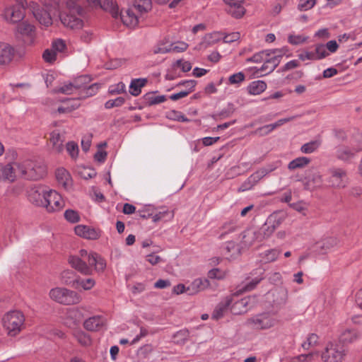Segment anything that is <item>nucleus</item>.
<instances>
[{
    "label": "nucleus",
    "instance_id": "f257e3e1",
    "mask_svg": "<svg viewBox=\"0 0 362 362\" xmlns=\"http://www.w3.org/2000/svg\"><path fill=\"white\" fill-rule=\"evenodd\" d=\"M86 2L110 12L115 18L119 16L122 23L127 26L134 27L139 23L138 16L132 9L119 13L117 4L112 0H67L65 11L59 14L60 21L65 27L71 30L83 27V21L88 18L89 11L88 7L83 6Z\"/></svg>",
    "mask_w": 362,
    "mask_h": 362
},
{
    "label": "nucleus",
    "instance_id": "f03ea898",
    "mask_svg": "<svg viewBox=\"0 0 362 362\" xmlns=\"http://www.w3.org/2000/svg\"><path fill=\"white\" fill-rule=\"evenodd\" d=\"M257 274L250 273V275L245 277V280L238 286V290L236 292L226 296L216 305L211 315L212 319L219 320L222 318L228 311L230 304L234 301V297L255 288L262 279L260 275H255Z\"/></svg>",
    "mask_w": 362,
    "mask_h": 362
},
{
    "label": "nucleus",
    "instance_id": "7ed1b4c3",
    "mask_svg": "<svg viewBox=\"0 0 362 362\" xmlns=\"http://www.w3.org/2000/svg\"><path fill=\"white\" fill-rule=\"evenodd\" d=\"M280 320L276 311H267L255 315L247 320L248 325L259 330L269 329L278 325Z\"/></svg>",
    "mask_w": 362,
    "mask_h": 362
},
{
    "label": "nucleus",
    "instance_id": "20e7f679",
    "mask_svg": "<svg viewBox=\"0 0 362 362\" xmlns=\"http://www.w3.org/2000/svg\"><path fill=\"white\" fill-rule=\"evenodd\" d=\"M346 354L347 350L341 342L331 341L320 351L319 356L322 362H342Z\"/></svg>",
    "mask_w": 362,
    "mask_h": 362
},
{
    "label": "nucleus",
    "instance_id": "39448f33",
    "mask_svg": "<svg viewBox=\"0 0 362 362\" xmlns=\"http://www.w3.org/2000/svg\"><path fill=\"white\" fill-rule=\"evenodd\" d=\"M25 317L19 310H12L6 313L2 318V324L8 335H18L24 327Z\"/></svg>",
    "mask_w": 362,
    "mask_h": 362
},
{
    "label": "nucleus",
    "instance_id": "423d86ee",
    "mask_svg": "<svg viewBox=\"0 0 362 362\" xmlns=\"http://www.w3.org/2000/svg\"><path fill=\"white\" fill-rule=\"evenodd\" d=\"M50 298L58 303L71 305L81 302V296L74 291L66 288L57 287L49 291Z\"/></svg>",
    "mask_w": 362,
    "mask_h": 362
},
{
    "label": "nucleus",
    "instance_id": "0eeeda50",
    "mask_svg": "<svg viewBox=\"0 0 362 362\" xmlns=\"http://www.w3.org/2000/svg\"><path fill=\"white\" fill-rule=\"evenodd\" d=\"M14 165L17 167L21 177L28 180H39L43 177L45 172V167L38 165L30 160H26L22 163H14Z\"/></svg>",
    "mask_w": 362,
    "mask_h": 362
},
{
    "label": "nucleus",
    "instance_id": "6e6552de",
    "mask_svg": "<svg viewBox=\"0 0 362 362\" xmlns=\"http://www.w3.org/2000/svg\"><path fill=\"white\" fill-rule=\"evenodd\" d=\"M27 4H17L7 8L4 11V18L11 23H19L25 17V5Z\"/></svg>",
    "mask_w": 362,
    "mask_h": 362
},
{
    "label": "nucleus",
    "instance_id": "1a4fd4ad",
    "mask_svg": "<svg viewBox=\"0 0 362 362\" xmlns=\"http://www.w3.org/2000/svg\"><path fill=\"white\" fill-rule=\"evenodd\" d=\"M256 302L255 296H249L235 301L230 306V309L233 314L241 315L247 313L250 309L254 307Z\"/></svg>",
    "mask_w": 362,
    "mask_h": 362
},
{
    "label": "nucleus",
    "instance_id": "9d476101",
    "mask_svg": "<svg viewBox=\"0 0 362 362\" xmlns=\"http://www.w3.org/2000/svg\"><path fill=\"white\" fill-rule=\"evenodd\" d=\"M80 257L82 258L87 257L88 264L90 267H94L97 272L103 271L106 267V261L101 255L96 252L88 254L87 250L81 249L79 251Z\"/></svg>",
    "mask_w": 362,
    "mask_h": 362
},
{
    "label": "nucleus",
    "instance_id": "9b49d317",
    "mask_svg": "<svg viewBox=\"0 0 362 362\" xmlns=\"http://www.w3.org/2000/svg\"><path fill=\"white\" fill-rule=\"evenodd\" d=\"M64 206L62 196L55 190L47 191V212H54L62 209Z\"/></svg>",
    "mask_w": 362,
    "mask_h": 362
},
{
    "label": "nucleus",
    "instance_id": "f8f14e48",
    "mask_svg": "<svg viewBox=\"0 0 362 362\" xmlns=\"http://www.w3.org/2000/svg\"><path fill=\"white\" fill-rule=\"evenodd\" d=\"M66 49V45L64 40L57 38L53 40L51 49H47V63L53 64L57 60V53H62Z\"/></svg>",
    "mask_w": 362,
    "mask_h": 362
},
{
    "label": "nucleus",
    "instance_id": "ddd939ff",
    "mask_svg": "<svg viewBox=\"0 0 362 362\" xmlns=\"http://www.w3.org/2000/svg\"><path fill=\"white\" fill-rule=\"evenodd\" d=\"M29 201L37 206H45V187L44 186H35L28 192Z\"/></svg>",
    "mask_w": 362,
    "mask_h": 362
},
{
    "label": "nucleus",
    "instance_id": "4468645a",
    "mask_svg": "<svg viewBox=\"0 0 362 362\" xmlns=\"http://www.w3.org/2000/svg\"><path fill=\"white\" fill-rule=\"evenodd\" d=\"M74 231L77 235L88 240H97L101 235L100 230L86 225L76 226Z\"/></svg>",
    "mask_w": 362,
    "mask_h": 362
},
{
    "label": "nucleus",
    "instance_id": "2eb2a0df",
    "mask_svg": "<svg viewBox=\"0 0 362 362\" xmlns=\"http://www.w3.org/2000/svg\"><path fill=\"white\" fill-rule=\"evenodd\" d=\"M228 5L227 12L235 18H240L245 13V9L243 6V0H223Z\"/></svg>",
    "mask_w": 362,
    "mask_h": 362
},
{
    "label": "nucleus",
    "instance_id": "dca6fc26",
    "mask_svg": "<svg viewBox=\"0 0 362 362\" xmlns=\"http://www.w3.org/2000/svg\"><path fill=\"white\" fill-rule=\"evenodd\" d=\"M359 150L347 146H339L336 149V157L344 162H351Z\"/></svg>",
    "mask_w": 362,
    "mask_h": 362
},
{
    "label": "nucleus",
    "instance_id": "f3484780",
    "mask_svg": "<svg viewBox=\"0 0 362 362\" xmlns=\"http://www.w3.org/2000/svg\"><path fill=\"white\" fill-rule=\"evenodd\" d=\"M267 300L273 305L279 306L286 300V291L284 288H275L267 293Z\"/></svg>",
    "mask_w": 362,
    "mask_h": 362
},
{
    "label": "nucleus",
    "instance_id": "a211bd4d",
    "mask_svg": "<svg viewBox=\"0 0 362 362\" xmlns=\"http://www.w3.org/2000/svg\"><path fill=\"white\" fill-rule=\"evenodd\" d=\"M64 284L76 289L81 288L84 290H90L95 286V282L92 278H76L74 280L66 279Z\"/></svg>",
    "mask_w": 362,
    "mask_h": 362
},
{
    "label": "nucleus",
    "instance_id": "6ab92c4d",
    "mask_svg": "<svg viewBox=\"0 0 362 362\" xmlns=\"http://www.w3.org/2000/svg\"><path fill=\"white\" fill-rule=\"evenodd\" d=\"M337 243L338 240L336 238L327 237L317 242L313 246V249L317 252L325 254L337 245Z\"/></svg>",
    "mask_w": 362,
    "mask_h": 362
},
{
    "label": "nucleus",
    "instance_id": "aec40b11",
    "mask_svg": "<svg viewBox=\"0 0 362 362\" xmlns=\"http://www.w3.org/2000/svg\"><path fill=\"white\" fill-rule=\"evenodd\" d=\"M105 325V320L100 315L90 317L83 322L86 330L96 332L100 330Z\"/></svg>",
    "mask_w": 362,
    "mask_h": 362
},
{
    "label": "nucleus",
    "instance_id": "412c9836",
    "mask_svg": "<svg viewBox=\"0 0 362 362\" xmlns=\"http://www.w3.org/2000/svg\"><path fill=\"white\" fill-rule=\"evenodd\" d=\"M14 49L10 45L0 42V65L8 64L14 56Z\"/></svg>",
    "mask_w": 362,
    "mask_h": 362
},
{
    "label": "nucleus",
    "instance_id": "4be33fe9",
    "mask_svg": "<svg viewBox=\"0 0 362 362\" xmlns=\"http://www.w3.org/2000/svg\"><path fill=\"white\" fill-rule=\"evenodd\" d=\"M261 235V232H257L252 229H247L244 230L240 234L242 247H250L256 240H258L260 238Z\"/></svg>",
    "mask_w": 362,
    "mask_h": 362
},
{
    "label": "nucleus",
    "instance_id": "5701e85b",
    "mask_svg": "<svg viewBox=\"0 0 362 362\" xmlns=\"http://www.w3.org/2000/svg\"><path fill=\"white\" fill-rule=\"evenodd\" d=\"M35 34V26L28 21H21L16 26V35L33 39Z\"/></svg>",
    "mask_w": 362,
    "mask_h": 362
},
{
    "label": "nucleus",
    "instance_id": "b1692460",
    "mask_svg": "<svg viewBox=\"0 0 362 362\" xmlns=\"http://www.w3.org/2000/svg\"><path fill=\"white\" fill-rule=\"evenodd\" d=\"M341 340L343 343H354L361 337V333L356 329L347 328L341 334Z\"/></svg>",
    "mask_w": 362,
    "mask_h": 362
},
{
    "label": "nucleus",
    "instance_id": "393cba45",
    "mask_svg": "<svg viewBox=\"0 0 362 362\" xmlns=\"http://www.w3.org/2000/svg\"><path fill=\"white\" fill-rule=\"evenodd\" d=\"M50 143L52 148L57 153H60L64 150V136H62L58 131H53L50 134Z\"/></svg>",
    "mask_w": 362,
    "mask_h": 362
},
{
    "label": "nucleus",
    "instance_id": "a878e982",
    "mask_svg": "<svg viewBox=\"0 0 362 362\" xmlns=\"http://www.w3.org/2000/svg\"><path fill=\"white\" fill-rule=\"evenodd\" d=\"M210 284L207 279H197L187 287L189 295H194L204 291L209 286Z\"/></svg>",
    "mask_w": 362,
    "mask_h": 362
},
{
    "label": "nucleus",
    "instance_id": "bb28decb",
    "mask_svg": "<svg viewBox=\"0 0 362 362\" xmlns=\"http://www.w3.org/2000/svg\"><path fill=\"white\" fill-rule=\"evenodd\" d=\"M321 344L320 337L315 333L308 334L301 344L303 350H310L318 347Z\"/></svg>",
    "mask_w": 362,
    "mask_h": 362
},
{
    "label": "nucleus",
    "instance_id": "cd10ccee",
    "mask_svg": "<svg viewBox=\"0 0 362 362\" xmlns=\"http://www.w3.org/2000/svg\"><path fill=\"white\" fill-rule=\"evenodd\" d=\"M320 355V351H312L308 354H300L288 358V362H313Z\"/></svg>",
    "mask_w": 362,
    "mask_h": 362
},
{
    "label": "nucleus",
    "instance_id": "c85d7f7f",
    "mask_svg": "<svg viewBox=\"0 0 362 362\" xmlns=\"http://www.w3.org/2000/svg\"><path fill=\"white\" fill-rule=\"evenodd\" d=\"M148 82L146 78H139L132 80L129 85V93L133 96H138L141 93V88Z\"/></svg>",
    "mask_w": 362,
    "mask_h": 362
},
{
    "label": "nucleus",
    "instance_id": "c756f323",
    "mask_svg": "<svg viewBox=\"0 0 362 362\" xmlns=\"http://www.w3.org/2000/svg\"><path fill=\"white\" fill-rule=\"evenodd\" d=\"M279 224V221H272V216H270L267 222L264 223V225L261 228L262 233V238H269L275 230L276 226H278Z\"/></svg>",
    "mask_w": 362,
    "mask_h": 362
},
{
    "label": "nucleus",
    "instance_id": "7c9ffc66",
    "mask_svg": "<svg viewBox=\"0 0 362 362\" xmlns=\"http://www.w3.org/2000/svg\"><path fill=\"white\" fill-rule=\"evenodd\" d=\"M310 162L311 159L308 157H298L289 162L288 169L290 170L301 169L307 166Z\"/></svg>",
    "mask_w": 362,
    "mask_h": 362
},
{
    "label": "nucleus",
    "instance_id": "2f4dec72",
    "mask_svg": "<svg viewBox=\"0 0 362 362\" xmlns=\"http://www.w3.org/2000/svg\"><path fill=\"white\" fill-rule=\"evenodd\" d=\"M55 177L59 184L66 187L69 180H71V175L64 168H59L55 170Z\"/></svg>",
    "mask_w": 362,
    "mask_h": 362
},
{
    "label": "nucleus",
    "instance_id": "473e14b6",
    "mask_svg": "<svg viewBox=\"0 0 362 362\" xmlns=\"http://www.w3.org/2000/svg\"><path fill=\"white\" fill-rule=\"evenodd\" d=\"M223 35V33L220 32H214L212 33L206 34L204 37L203 42L200 43V45H204V47H207L214 45L221 40Z\"/></svg>",
    "mask_w": 362,
    "mask_h": 362
},
{
    "label": "nucleus",
    "instance_id": "72a5a7b5",
    "mask_svg": "<svg viewBox=\"0 0 362 362\" xmlns=\"http://www.w3.org/2000/svg\"><path fill=\"white\" fill-rule=\"evenodd\" d=\"M266 88L267 83L263 81H252L247 88L250 95H259L264 91Z\"/></svg>",
    "mask_w": 362,
    "mask_h": 362
},
{
    "label": "nucleus",
    "instance_id": "f704fd0d",
    "mask_svg": "<svg viewBox=\"0 0 362 362\" xmlns=\"http://www.w3.org/2000/svg\"><path fill=\"white\" fill-rule=\"evenodd\" d=\"M61 0H47V27L52 24L51 13L59 10Z\"/></svg>",
    "mask_w": 362,
    "mask_h": 362
},
{
    "label": "nucleus",
    "instance_id": "c9c22d12",
    "mask_svg": "<svg viewBox=\"0 0 362 362\" xmlns=\"http://www.w3.org/2000/svg\"><path fill=\"white\" fill-rule=\"evenodd\" d=\"M225 250L226 251V255H229L228 257H227V258L234 259L240 255V247L233 241H228L226 243Z\"/></svg>",
    "mask_w": 362,
    "mask_h": 362
},
{
    "label": "nucleus",
    "instance_id": "e433bc0d",
    "mask_svg": "<svg viewBox=\"0 0 362 362\" xmlns=\"http://www.w3.org/2000/svg\"><path fill=\"white\" fill-rule=\"evenodd\" d=\"M17 169L14 168L11 164H2L3 180L13 182L16 177Z\"/></svg>",
    "mask_w": 362,
    "mask_h": 362
},
{
    "label": "nucleus",
    "instance_id": "4c0bfd02",
    "mask_svg": "<svg viewBox=\"0 0 362 362\" xmlns=\"http://www.w3.org/2000/svg\"><path fill=\"white\" fill-rule=\"evenodd\" d=\"M235 111L234 105L231 103H228L227 107L221 112L214 114L211 117L215 119H223L230 117Z\"/></svg>",
    "mask_w": 362,
    "mask_h": 362
},
{
    "label": "nucleus",
    "instance_id": "58836bf2",
    "mask_svg": "<svg viewBox=\"0 0 362 362\" xmlns=\"http://www.w3.org/2000/svg\"><path fill=\"white\" fill-rule=\"evenodd\" d=\"M30 9L35 19L42 25H45V17L44 16V11L40 8V6L35 2L30 4Z\"/></svg>",
    "mask_w": 362,
    "mask_h": 362
},
{
    "label": "nucleus",
    "instance_id": "ea45409f",
    "mask_svg": "<svg viewBox=\"0 0 362 362\" xmlns=\"http://www.w3.org/2000/svg\"><path fill=\"white\" fill-rule=\"evenodd\" d=\"M69 263L71 267L78 272H84L87 268V263L82 260L81 257L77 256H70L69 257Z\"/></svg>",
    "mask_w": 362,
    "mask_h": 362
},
{
    "label": "nucleus",
    "instance_id": "a19ab883",
    "mask_svg": "<svg viewBox=\"0 0 362 362\" xmlns=\"http://www.w3.org/2000/svg\"><path fill=\"white\" fill-rule=\"evenodd\" d=\"M91 78L88 75H81L73 79L75 90H83L89 84Z\"/></svg>",
    "mask_w": 362,
    "mask_h": 362
},
{
    "label": "nucleus",
    "instance_id": "79ce46f5",
    "mask_svg": "<svg viewBox=\"0 0 362 362\" xmlns=\"http://www.w3.org/2000/svg\"><path fill=\"white\" fill-rule=\"evenodd\" d=\"M100 88V84L97 83L87 86L86 88L81 91L80 98H86L95 95Z\"/></svg>",
    "mask_w": 362,
    "mask_h": 362
},
{
    "label": "nucleus",
    "instance_id": "37998d69",
    "mask_svg": "<svg viewBox=\"0 0 362 362\" xmlns=\"http://www.w3.org/2000/svg\"><path fill=\"white\" fill-rule=\"evenodd\" d=\"M332 181L336 180L335 185L338 187L343 186L341 183L342 178L346 177V172L341 168H333L330 170Z\"/></svg>",
    "mask_w": 362,
    "mask_h": 362
},
{
    "label": "nucleus",
    "instance_id": "c03bdc74",
    "mask_svg": "<svg viewBox=\"0 0 362 362\" xmlns=\"http://www.w3.org/2000/svg\"><path fill=\"white\" fill-rule=\"evenodd\" d=\"M134 7L141 13H146L151 8V0H134Z\"/></svg>",
    "mask_w": 362,
    "mask_h": 362
},
{
    "label": "nucleus",
    "instance_id": "a18cd8bd",
    "mask_svg": "<svg viewBox=\"0 0 362 362\" xmlns=\"http://www.w3.org/2000/svg\"><path fill=\"white\" fill-rule=\"evenodd\" d=\"M237 229V226L233 222H229L224 223L221 228V233L218 236L220 240H223L226 238V235L230 233H233Z\"/></svg>",
    "mask_w": 362,
    "mask_h": 362
},
{
    "label": "nucleus",
    "instance_id": "49530a36",
    "mask_svg": "<svg viewBox=\"0 0 362 362\" xmlns=\"http://www.w3.org/2000/svg\"><path fill=\"white\" fill-rule=\"evenodd\" d=\"M74 90L75 86L74 85V83L73 81H71L67 84H65L63 86L60 87L59 88L52 89V90H50V93L56 94L60 93L66 95H70L73 93Z\"/></svg>",
    "mask_w": 362,
    "mask_h": 362
},
{
    "label": "nucleus",
    "instance_id": "de8ad7c7",
    "mask_svg": "<svg viewBox=\"0 0 362 362\" xmlns=\"http://www.w3.org/2000/svg\"><path fill=\"white\" fill-rule=\"evenodd\" d=\"M67 317L73 320V323L76 325L80 322L83 315L79 308H70L67 310Z\"/></svg>",
    "mask_w": 362,
    "mask_h": 362
},
{
    "label": "nucleus",
    "instance_id": "09e8293b",
    "mask_svg": "<svg viewBox=\"0 0 362 362\" xmlns=\"http://www.w3.org/2000/svg\"><path fill=\"white\" fill-rule=\"evenodd\" d=\"M189 337V332L187 329H181L174 334L173 340L176 344H184Z\"/></svg>",
    "mask_w": 362,
    "mask_h": 362
},
{
    "label": "nucleus",
    "instance_id": "8fccbe9b",
    "mask_svg": "<svg viewBox=\"0 0 362 362\" xmlns=\"http://www.w3.org/2000/svg\"><path fill=\"white\" fill-rule=\"evenodd\" d=\"M320 143L318 141H311L310 142L303 144L300 151L303 153H311L315 151L320 146Z\"/></svg>",
    "mask_w": 362,
    "mask_h": 362
},
{
    "label": "nucleus",
    "instance_id": "3c124183",
    "mask_svg": "<svg viewBox=\"0 0 362 362\" xmlns=\"http://www.w3.org/2000/svg\"><path fill=\"white\" fill-rule=\"evenodd\" d=\"M313 52L316 60L322 59L329 55V52L327 51L325 45L323 44L316 45Z\"/></svg>",
    "mask_w": 362,
    "mask_h": 362
},
{
    "label": "nucleus",
    "instance_id": "603ef678",
    "mask_svg": "<svg viewBox=\"0 0 362 362\" xmlns=\"http://www.w3.org/2000/svg\"><path fill=\"white\" fill-rule=\"evenodd\" d=\"M65 219L71 223H76L80 221V216L78 211L73 209H67L64 212Z\"/></svg>",
    "mask_w": 362,
    "mask_h": 362
},
{
    "label": "nucleus",
    "instance_id": "864d4df0",
    "mask_svg": "<svg viewBox=\"0 0 362 362\" xmlns=\"http://www.w3.org/2000/svg\"><path fill=\"white\" fill-rule=\"evenodd\" d=\"M279 254L280 252L276 249L267 250L264 252V255L262 257V259L261 261L264 262V263L273 262L276 259Z\"/></svg>",
    "mask_w": 362,
    "mask_h": 362
},
{
    "label": "nucleus",
    "instance_id": "5fc2aeb1",
    "mask_svg": "<svg viewBox=\"0 0 362 362\" xmlns=\"http://www.w3.org/2000/svg\"><path fill=\"white\" fill-rule=\"evenodd\" d=\"M167 117L170 119L176 120L178 122H189V119L186 117L181 112L174 110L168 112Z\"/></svg>",
    "mask_w": 362,
    "mask_h": 362
},
{
    "label": "nucleus",
    "instance_id": "6e6d98bb",
    "mask_svg": "<svg viewBox=\"0 0 362 362\" xmlns=\"http://www.w3.org/2000/svg\"><path fill=\"white\" fill-rule=\"evenodd\" d=\"M268 52H269L268 49H265V50L261 51L259 52H257V53L255 54L252 57L248 58L247 59V61L250 62H255V63H259L262 61H265V57H269V55L268 54H269Z\"/></svg>",
    "mask_w": 362,
    "mask_h": 362
},
{
    "label": "nucleus",
    "instance_id": "4d7b16f0",
    "mask_svg": "<svg viewBox=\"0 0 362 362\" xmlns=\"http://www.w3.org/2000/svg\"><path fill=\"white\" fill-rule=\"evenodd\" d=\"M316 4V0H300L298 4V9L300 11H305L311 9Z\"/></svg>",
    "mask_w": 362,
    "mask_h": 362
},
{
    "label": "nucleus",
    "instance_id": "13d9d810",
    "mask_svg": "<svg viewBox=\"0 0 362 362\" xmlns=\"http://www.w3.org/2000/svg\"><path fill=\"white\" fill-rule=\"evenodd\" d=\"M66 151L72 158H76L78 153V144L74 141H69L66 145Z\"/></svg>",
    "mask_w": 362,
    "mask_h": 362
},
{
    "label": "nucleus",
    "instance_id": "bf43d9fd",
    "mask_svg": "<svg viewBox=\"0 0 362 362\" xmlns=\"http://www.w3.org/2000/svg\"><path fill=\"white\" fill-rule=\"evenodd\" d=\"M125 102V98L123 97H118L115 100H109L105 103L106 109H110L115 107H120Z\"/></svg>",
    "mask_w": 362,
    "mask_h": 362
},
{
    "label": "nucleus",
    "instance_id": "052dcab7",
    "mask_svg": "<svg viewBox=\"0 0 362 362\" xmlns=\"http://www.w3.org/2000/svg\"><path fill=\"white\" fill-rule=\"evenodd\" d=\"M77 341L83 346H88L91 344L90 336L83 332H79L76 334Z\"/></svg>",
    "mask_w": 362,
    "mask_h": 362
},
{
    "label": "nucleus",
    "instance_id": "680f3d73",
    "mask_svg": "<svg viewBox=\"0 0 362 362\" xmlns=\"http://www.w3.org/2000/svg\"><path fill=\"white\" fill-rule=\"evenodd\" d=\"M126 60L124 59H114L105 64L107 69H115L121 66Z\"/></svg>",
    "mask_w": 362,
    "mask_h": 362
},
{
    "label": "nucleus",
    "instance_id": "e2e57ef3",
    "mask_svg": "<svg viewBox=\"0 0 362 362\" xmlns=\"http://www.w3.org/2000/svg\"><path fill=\"white\" fill-rule=\"evenodd\" d=\"M245 74L240 71L231 75L228 78V81L229 83L230 84H238L243 82L245 80Z\"/></svg>",
    "mask_w": 362,
    "mask_h": 362
},
{
    "label": "nucleus",
    "instance_id": "0e129e2a",
    "mask_svg": "<svg viewBox=\"0 0 362 362\" xmlns=\"http://www.w3.org/2000/svg\"><path fill=\"white\" fill-rule=\"evenodd\" d=\"M276 168H277V166L275 164L272 163V164H269L263 168H259V170H257V171L259 172L260 176H262V177L263 178L267 175L273 172Z\"/></svg>",
    "mask_w": 362,
    "mask_h": 362
},
{
    "label": "nucleus",
    "instance_id": "69168bd1",
    "mask_svg": "<svg viewBox=\"0 0 362 362\" xmlns=\"http://www.w3.org/2000/svg\"><path fill=\"white\" fill-rule=\"evenodd\" d=\"M274 70L272 64H271V63L269 62V60H268L266 57H265V61L264 62V64H262V66L257 70V73L258 72H265V74H269L270 73H272L273 71Z\"/></svg>",
    "mask_w": 362,
    "mask_h": 362
},
{
    "label": "nucleus",
    "instance_id": "338daca9",
    "mask_svg": "<svg viewBox=\"0 0 362 362\" xmlns=\"http://www.w3.org/2000/svg\"><path fill=\"white\" fill-rule=\"evenodd\" d=\"M81 176L85 179H90L96 176L97 173L95 169L91 168H84L83 170L80 173Z\"/></svg>",
    "mask_w": 362,
    "mask_h": 362
},
{
    "label": "nucleus",
    "instance_id": "774afa93",
    "mask_svg": "<svg viewBox=\"0 0 362 362\" xmlns=\"http://www.w3.org/2000/svg\"><path fill=\"white\" fill-rule=\"evenodd\" d=\"M240 34L238 32H234L223 37V40L225 43H231L240 39Z\"/></svg>",
    "mask_w": 362,
    "mask_h": 362
}]
</instances>
